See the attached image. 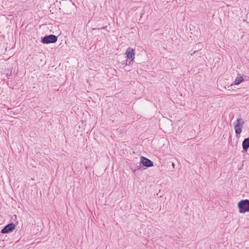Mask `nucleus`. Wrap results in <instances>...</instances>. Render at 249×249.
<instances>
[{
    "label": "nucleus",
    "instance_id": "f257e3e1",
    "mask_svg": "<svg viewBox=\"0 0 249 249\" xmlns=\"http://www.w3.org/2000/svg\"><path fill=\"white\" fill-rule=\"evenodd\" d=\"M238 207L240 213L249 212V200L244 199L240 201L238 203Z\"/></svg>",
    "mask_w": 249,
    "mask_h": 249
},
{
    "label": "nucleus",
    "instance_id": "f03ea898",
    "mask_svg": "<svg viewBox=\"0 0 249 249\" xmlns=\"http://www.w3.org/2000/svg\"><path fill=\"white\" fill-rule=\"evenodd\" d=\"M135 50L129 47L125 53L127 59L126 61V65H130L131 62H132L135 58Z\"/></svg>",
    "mask_w": 249,
    "mask_h": 249
},
{
    "label": "nucleus",
    "instance_id": "7ed1b4c3",
    "mask_svg": "<svg viewBox=\"0 0 249 249\" xmlns=\"http://www.w3.org/2000/svg\"><path fill=\"white\" fill-rule=\"evenodd\" d=\"M244 124V121L241 118L237 119L234 124L235 132L236 135H240L241 134Z\"/></svg>",
    "mask_w": 249,
    "mask_h": 249
},
{
    "label": "nucleus",
    "instance_id": "20e7f679",
    "mask_svg": "<svg viewBox=\"0 0 249 249\" xmlns=\"http://www.w3.org/2000/svg\"><path fill=\"white\" fill-rule=\"evenodd\" d=\"M57 36L54 35L45 36L42 38L41 42L44 44L53 43L57 41Z\"/></svg>",
    "mask_w": 249,
    "mask_h": 249
},
{
    "label": "nucleus",
    "instance_id": "39448f33",
    "mask_svg": "<svg viewBox=\"0 0 249 249\" xmlns=\"http://www.w3.org/2000/svg\"><path fill=\"white\" fill-rule=\"evenodd\" d=\"M16 228V225L13 223H11L7 225H6L1 231L2 233H8L10 232H12Z\"/></svg>",
    "mask_w": 249,
    "mask_h": 249
},
{
    "label": "nucleus",
    "instance_id": "423d86ee",
    "mask_svg": "<svg viewBox=\"0 0 249 249\" xmlns=\"http://www.w3.org/2000/svg\"><path fill=\"white\" fill-rule=\"evenodd\" d=\"M141 163L146 167H150L153 166L152 161L143 156L141 158Z\"/></svg>",
    "mask_w": 249,
    "mask_h": 249
},
{
    "label": "nucleus",
    "instance_id": "0eeeda50",
    "mask_svg": "<svg viewBox=\"0 0 249 249\" xmlns=\"http://www.w3.org/2000/svg\"><path fill=\"white\" fill-rule=\"evenodd\" d=\"M242 147L244 150H247L249 148V137L245 139L242 142Z\"/></svg>",
    "mask_w": 249,
    "mask_h": 249
},
{
    "label": "nucleus",
    "instance_id": "6e6552de",
    "mask_svg": "<svg viewBox=\"0 0 249 249\" xmlns=\"http://www.w3.org/2000/svg\"><path fill=\"white\" fill-rule=\"evenodd\" d=\"M243 78L242 76H237L234 81L235 85H239L243 81Z\"/></svg>",
    "mask_w": 249,
    "mask_h": 249
},
{
    "label": "nucleus",
    "instance_id": "1a4fd4ad",
    "mask_svg": "<svg viewBox=\"0 0 249 249\" xmlns=\"http://www.w3.org/2000/svg\"><path fill=\"white\" fill-rule=\"evenodd\" d=\"M172 167H173V168H175V163H174V162H172Z\"/></svg>",
    "mask_w": 249,
    "mask_h": 249
},
{
    "label": "nucleus",
    "instance_id": "9d476101",
    "mask_svg": "<svg viewBox=\"0 0 249 249\" xmlns=\"http://www.w3.org/2000/svg\"><path fill=\"white\" fill-rule=\"evenodd\" d=\"M105 28V27H103L101 28L100 29H104Z\"/></svg>",
    "mask_w": 249,
    "mask_h": 249
}]
</instances>
